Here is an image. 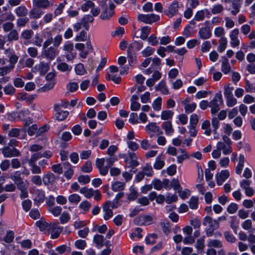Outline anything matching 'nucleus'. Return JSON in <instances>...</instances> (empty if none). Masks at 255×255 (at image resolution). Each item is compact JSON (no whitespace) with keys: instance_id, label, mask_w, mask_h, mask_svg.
Listing matches in <instances>:
<instances>
[{"instance_id":"1","label":"nucleus","mask_w":255,"mask_h":255,"mask_svg":"<svg viewBox=\"0 0 255 255\" xmlns=\"http://www.w3.org/2000/svg\"><path fill=\"white\" fill-rule=\"evenodd\" d=\"M204 226L208 225L209 228L206 230V234L207 237H211L214 235V231L217 230L220 227V223L216 219H213L210 216H206L203 221Z\"/></svg>"},{"instance_id":"2","label":"nucleus","mask_w":255,"mask_h":255,"mask_svg":"<svg viewBox=\"0 0 255 255\" xmlns=\"http://www.w3.org/2000/svg\"><path fill=\"white\" fill-rule=\"evenodd\" d=\"M221 92L215 94L214 98L209 102V107L211 108V113L212 115L216 114L220 110V106L223 105Z\"/></svg>"},{"instance_id":"3","label":"nucleus","mask_w":255,"mask_h":255,"mask_svg":"<svg viewBox=\"0 0 255 255\" xmlns=\"http://www.w3.org/2000/svg\"><path fill=\"white\" fill-rule=\"evenodd\" d=\"M59 52L57 48L50 46L47 48H42L41 56L49 61H52L58 55Z\"/></svg>"},{"instance_id":"4","label":"nucleus","mask_w":255,"mask_h":255,"mask_svg":"<svg viewBox=\"0 0 255 255\" xmlns=\"http://www.w3.org/2000/svg\"><path fill=\"white\" fill-rule=\"evenodd\" d=\"M108 5L109 8L108 7V4H106L105 8L101 7L103 11L100 15V17L103 20L109 19L114 14V9L116 7L115 5L110 0H109Z\"/></svg>"},{"instance_id":"5","label":"nucleus","mask_w":255,"mask_h":255,"mask_svg":"<svg viewBox=\"0 0 255 255\" xmlns=\"http://www.w3.org/2000/svg\"><path fill=\"white\" fill-rule=\"evenodd\" d=\"M137 19L138 21L143 22L146 24H152L153 22H156L160 19V16L155 14H139L137 16Z\"/></svg>"},{"instance_id":"6","label":"nucleus","mask_w":255,"mask_h":255,"mask_svg":"<svg viewBox=\"0 0 255 255\" xmlns=\"http://www.w3.org/2000/svg\"><path fill=\"white\" fill-rule=\"evenodd\" d=\"M0 150L5 158L18 157L20 155V152L18 149L15 148H10L8 145L4 146Z\"/></svg>"},{"instance_id":"7","label":"nucleus","mask_w":255,"mask_h":255,"mask_svg":"<svg viewBox=\"0 0 255 255\" xmlns=\"http://www.w3.org/2000/svg\"><path fill=\"white\" fill-rule=\"evenodd\" d=\"M63 228L56 223L49 224L48 231L51 234V238L52 239H57L63 231Z\"/></svg>"},{"instance_id":"8","label":"nucleus","mask_w":255,"mask_h":255,"mask_svg":"<svg viewBox=\"0 0 255 255\" xmlns=\"http://www.w3.org/2000/svg\"><path fill=\"white\" fill-rule=\"evenodd\" d=\"M63 49L65 51L66 57L68 60H72L76 57V53L73 52L74 46L72 42H67L63 46Z\"/></svg>"},{"instance_id":"9","label":"nucleus","mask_w":255,"mask_h":255,"mask_svg":"<svg viewBox=\"0 0 255 255\" xmlns=\"http://www.w3.org/2000/svg\"><path fill=\"white\" fill-rule=\"evenodd\" d=\"M153 217L151 215H140L134 219V222L139 226H147L153 223Z\"/></svg>"},{"instance_id":"10","label":"nucleus","mask_w":255,"mask_h":255,"mask_svg":"<svg viewBox=\"0 0 255 255\" xmlns=\"http://www.w3.org/2000/svg\"><path fill=\"white\" fill-rule=\"evenodd\" d=\"M105 159L104 158H97L95 165L99 170L101 175L106 176L108 173V169L107 166H104Z\"/></svg>"},{"instance_id":"11","label":"nucleus","mask_w":255,"mask_h":255,"mask_svg":"<svg viewBox=\"0 0 255 255\" xmlns=\"http://www.w3.org/2000/svg\"><path fill=\"white\" fill-rule=\"evenodd\" d=\"M137 156L134 152H129L128 156L126 158V162L128 167L134 168L139 165V162L137 161Z\"/></svg>"},{"instance_id":"12","label":"nucleus","mask_w":255,"mask_h":255,"mask_svg":"<svg viewBox=\"0 0 255 255\" xmlns=\"http://www.w3.org/2000/svg\"><path fill=\"white\" fill-rule=\"evenodd\" d=\"M44 13V12L40 8L37 6H33L29 12V16L31 19H38Z\"/></svg>"},{"instance_id":"13","label":"nucleus","mask_w":255,"mask_h":255,"mask_svg":"<svg viewBox=\"0 0 255 255\" xmlns=\"http://www.w3.org/2000/svg\"><path fill=\"white\" fill-rule=\"evenodd\" d=\"M230 173L228 170H222L218 173L216 175L217 183L218 185H221L223 182L229 177Z\"/></svg>"},{"instance_id":"14","label":"nucleus","mask_w":255,"mask_h":255,"mask_svg":"<svg viewBox=\"0 0 255 255\" xmlns=\"http://www.w3.org/2000/svg\"><path fill=\"white\" fill-rule=\"evenodd\" d=\"M111 202L110 201H106L103 205V209L104 212V218L105 220L110 219L113 215L112 210L110 208Z\"/></svg>"},{"instance_id":"15","label":"nucleus","mask_w":255,"mask_h":255,"mask_svg":"<svg viewBox=\"0 0 255 255\" xmlns=\"http://www.w3.org/2000/svg\"><path fill=\"white\" fill-rule=\"evenodd\" d=\"M56 177L52 172L48 171L42 177L43 183L46 186L52 185L55 181Z\"/></svg>"},{"instance_id":"16","label":"nucleus","mask_w":255,"mask_h":255,"mask_svg":"<svg viewBox=\"0 0 255 255\" xmlns=\"http://www.w3.org/2000/svg\"><path fill=\"white\" fill-rule=\"evenodd\" d=\"M178 4L176 1L173 2L167 9L164 10V13L169 17H171L178 12Z\"/></svg>"},{"instance_id":"17","label":"nucleus","mask_w":255,"mask_h":255,"mask_svg":"<svg viewBox=\"0 0 255 255\" xmlns=\"http://www.w3.org/2000/svg\"><path fill=\"white\" fill-rule=\"evenodd\" d=\"M161 128L164 129L165 133L167 135H171L174 132V129L173 128L172 123L170 121L162 123Z\"/></svg>"},{"instance_id":"18","label":"nucleus","mask_w":255,"mask_h":255,"mask_svg":"<svg viewBox=\"0 0 255 255\" xmlns=\"http://www.w3.org/2000/svg\"><path fill=\"white\" fill-rule=\"evenodd\" d=\"M165 157L164 155L160 154L158 155L155 159V161L153 164V167L157 170L162 169L165 165Z\"/></svg>"},{"instance_id":"19","label":"nucleus","mask_w":255,"mask_h":255,"mask_svg":"<svg viewBox=\"0 0 255 255\" xmlns=\"http://www.w3.org/2000/svg\"><path fill=\"white\" fill-rule=\"evenodd\" d=\"M200 37L202 39L209 38L212 35L211 30L209 27L201 28L198 32Z\"/></svg>"},{"instance_id":"20","label":"nucleus","mask_w":255,"mask_h":255,"mask_svg":"<svg viewBox=\"0 0 255 255\" xmlns=\"http://www.w3.org/2000/svg\"><path fill=\"white\" fill-rule=\"evenodd\" d=\"M217 148L220 150H222L224 154H229L232 152V148L230 145L226 144L222 142H218L217 144Z\"/></svg>"},{"instance_id":"21","label":"nucleus","mask_w":255,"mask_h":255,"mask_svg":"<svg viewBox=\"0 0 255 255\" xmlns=\"http://www.w3.org/2000/svg\"><path fill=\"white\" fill-rule=\"evenodd\" d=\"M145 130L148 133L150 132H157L158 134H162V131L160 130L159 127L157 126L155 123H150L145 127Z\"/></svg>"},{"instance_id":"22","label":"nucleus","mask_w":255,"mask_h":255,"mask_svg":"<svg viewBox=\"0 0 255 255\" xmlns=\"http://www.w3.org/2000/svg\"><path fill=\"white\" fill-rule=\"evenodd\" d=\"M129 190V193L126 194L128 201V202L134 201L138 196V193L136 189L133 186H131Z\"/></svg>"},{"instance_id":"23","label":"nucleus","mask_w":255,"mask_h":255,"mask_svg":"<svg viewBox=\"0 0 255 255\" xmlns=\"http://www.w3.org/2000/svg\"><path fill=\"white\" fill-rule=\"evenodd\" d=\"M36 197L34 200L35 204L39 205L45 200V192L42 190H37L35 192Z\"/></svg>"},{"instance_id":"24","label":"nucleus","mask_w":255,"mask_h":255,"mask_svg":"<svg viewBox=\"0 0 255 255\" xmlns=\"http://www.w3.org/2000/svg\"><path fill=\"white\" fill-rule=\"evenodd\" d=\"M80 193L83 194L87 198H90L93 197L95 193V190L93 188H88L87 187H83L80 189Z\"/></svg>"},{"instance_id":"25","label":"nucleus","mask_w":255,"mask_h":255,"mask_svg":"<svg viewBox=\"0 0 255 255\" xmlns=\"http://www.w3.org/2000/svg\"><path fill=\"white\" fill-rule=\"evenodd\" d=\"M15 16L11 12H5L0 15V24L6 21H12L14 20Z\"/></svg>"},{"instance_id":"26","label":"nucleus","mask_w":255,"mask_h":255,"mask_svg":"<svg viewBox=\"0 0 255 255\" xmlns=\"http://www.w3.org/2000/svg\"><path fill=\"white\" fill-rule=\"evenodd\" d=\"M9 33L7 34L5 37L7 38V41L11 42L13 41H16L19 38V35L18 31L16 29H14L13 30L9 31Z\"/></svg>"},{"instance_id":"27","label":"nucleus","mask_w":255,"mask_h":255,"mask_svg":"<svg viewBox=\"0 0 255 255\" xmlns=\"http://www.w3.org/2000/svg\"><path fill=\"white\" fill-rule=\"evenodd\" d=\"M94 20L93 16L88 14L85 15L82 19L81 21L83 23V26L88 30L89 28V23H92Z\"/></svg>"},{"instance_id":"28","label":"nucleus","mask_w":255,"mask_h":255,"mask_svg":"<svg viewBox=\"0 0 255 255\" xmlns=\"http://www.w3.org/2000/svg\"><path fill=\"white\" fill-rule=\"evenodd\" d=\"M93 242L97 248L101 249L104 246V237L102 235L96 234L94 237Z\"/></svg>"},{"instance_id":"29","label":"nucleus","mask_w":255,"mask_h":255,"mask_svg":"<svg viewBox=\"0 0 255 255\" xmlns=\"http://www.w3.org/2000/svg\"><path fill=\"white\" fill-rule=\"evenodd\" d=\"M65 168L67 170L64 173V176L67 179L71 178L74 174V170L72 165L69 162H66L64 164Z\"/></svg>"},{"instance_id":"30","label":"nucleus","mask_w":255,"mask_h":255,"mask_svg":"<svg viewBox=\"0 0 255 255\" xmlns=\"http://www.w3.org/2000/svg\"><path fill=\"white\" fill-rule=\"evenodd\" d=\"M14 12L18 17L25 16L28 13V9L24 5H21L16 7Z\"/></svg>"},{"instance_id":"31","label":"nucleus","mask_w":255,"mask_h":255,"mask_svg":"<svg viewBox=\"0 0 255 255\" xmlns=\"http://www.w3.org/2000/svg\"><path fill=\"white\" fill-rule=\"evenodd\" d=\"M244 162H245V156L244 155L240 154V156H239V160L238 164L235 169L236 173L237 174H240L242 173L243 168L244 167Z\"/></svg>"},{"instance_id":"32","label":"nucleus","mask_w":255,"mask_h":255,"mask_svg":"<svg viewBox=\"0 0 255 255\" xmlns=\"http://www.w3.org/2000/svg\"><path fill=\"white\" fill-rule=\"evenodd\" d=\"M223 60L222 62V71L225 74H228L231 70V66L229 63L228 59L225 57H223Z\"/></svg>"},{"instance_id":"33","label":"nucleus","mask_w":255,"mask_h":255,"mask_svg":"<svg viewBox=\"0 0 255 255\" xmlns=\"http://www.w3.org/2000/svg\"><path fill=\"white\" fill-rule=\"evenodd\" d=\"M126 183L119 181H116L113 183L112 189L115 192L121 191L125 189Z\"/></svg>"},{"instance_id":"34","label":"nucleus","mask_w":255,"mask_h":255,"mask_svg":"<svg viewBox=\"0 0 255 255\" xmlns=\"http://www.w3.org/2000/svg\"><path fill=\"white\" fill-rule=\"evenodd\" d=\"M8 58L9 63V65L12 66V68L14 69L15 64L18 61V56L15 54L14 51H12L8 55Z\"/></svg>"},{"instance_id":"35","label":"nucleus","mask_w":255,"mask_h":255,"mask_svg":"<svg viewBox=\"0 0 255 255\" xmlns=\"http://www.w3.org/2000/svg\"><path fill=\"white\" fill-rule=\"evenodd\" d=\"M91 204L87 200L83 201L79 205V209L85 214L89 211L91 207Z\"/></svg>"},{"instance_id":"36","label":"nucleus","mask_w":255,"mask_h":255,"mask_svg":"<svg viewBox=\"0 0 255 255\" xmlns=\"http://www.w3.org/2000/svg\"><path fill=\"white\" fill-rule=\"evenodd\" d=\"M34 6L41 9H45L49 5V2L48 0H36L34 1Z\"/></svg>"},{"instance_id":"37","label":"nucleus","mask_w":255,"mask_h":255,"mask_svg":"<svg viewBox=\"0 0 255 255\" xmlns=\"http://www.w3.org/2000/svg\"><path fill=\"white\" fill-rule=\"evenodd\" d=\"M156 90L160 91L164 95H168L169 94V91L166 86V82L163 80L161 81L158 84L156 87Z\"/></svg>"},{"instance_id":"38","label":"nucleus","mask_w":255,"mask_h":255,"mask_svg":"<svg viewBox=\"0 0 255 255\" xmlns=\"http://www.w3.org/2000/svg\"><path fill=\"white\" fill-rule=\"evenodd\" d=\"M241 4V2H236V1L234 0L232 1V6L233 9L231 11V13L232 15H236L239 12Z\"/></svg>"},{"instance_id":"39","label":"nucleus","mask_w":255,"mask_h":255,"mask_svg":"<svg viewBox=\"0 0 255 255\" xmlns=\"http://www.w3.org/2000/svg\"><path fill=\"white\" fill-rule=\"evenodd\" d=\"M81 200L80 196L77 194H72L69 196L68 201L70 203L77 205Z\"/></svg>"},{"instance_id":"40","label":"nucleus","mask_w":255,"mask_h":255,"mask_svg":"<svg viewBox=\"0 0 255 255\" xmlns=\"http://www.w3.org/2000/svg\"><path fill=\"white\" fill-rule=\"evenodd\" d=\"M81 171L84 173H90L93 170V166L91 161H87L84 164L80 167Z\"/></svg>"},{"instance_id":"41","label":"nucleus","mask_w":255,"mask_h":255,"mask_svg":"<svg viewBox=\"0 0 255 255\" xmlns=\"http://www.w3.org/2000/svg\"><path fill=\"white\" fill-rule=\"evenodd\" d=\"M48 212L51 213L54 216L58 217L61 215L62 209L60 206H55L48 208Z\"/></svg>"},{"instance_id":"42","label":"nucleus","mask_w":255,"mask_h":255,"mask_svg":"<svg viewBox=\"0 0 255 255\" xmlns=\"http://www.w3.org/2000/svg\"><path fill=\"white\" fill-rule=\"evenodd\" d=\"M141 172L145 176H147V177H151L153 175L152 168L149 164H146L145 166L142 168Z\"/></svg>"},{"instance_id":"43","label":"nucleus","mask_w":255,"mask_h":255,"mask_svg":"<svg viewBox=\"0 0 255 255\" xmlns=\"http://www.w3.org/2000/svg\"><path fill=\"white\" fill-rule=\"evenodd\" d=\"M151 28L148 26H145L141 28V35L140 37L142 40H145L147 38L148 35L150 32Z\"/></svg>"},{"instance_id":"44","label":"nucleus","mask_w":255,"mask_h":255,"mask_svg":"<svg viewBox=\"0 0 255 255\" xmlns=\"http://www.w3.org/2000/svg\"><path fill=\"white\" fill-rule=\"evenodd\" d=\"M174 115V112L170 110L163 111L161 114V119L162 120H171Z\"/></svg>"},{"instance_id":"45","label":"nucleus","mask_w":255,"mask_h":255,"mask_svg":"<svg viewBox=\"0 0 255 255\" xmlns=\"http://www.w3.org/2000/svg\"><path fill=\"white\" fill-rule=\"evenodd\" d=\"M14 27V24L12 21H6L3 23L2 25V28L3 31L5 33L8 32L12 30H13V28Z\"/></svg>"},{"instance_id":"46","label":"nucleus","mask_w":255,"mask_h":255,"mask_svg":"<svg viewBox=\"0 0 255 255\" xmlns=\"http://www.w3.org/2000/svg\"><path fill=\"white\" fill-rule=\"evenodd\" d=\"M227 38L224 37H222L220 39L219 45L218 47V51L219 52H222L225 50L227 47Z\"/></svg>"},{"instance_id":"47","label":"nucleus","mask_w":255,"mask_h":255,"mask_svg":"<svg viewBox=\"0 0 255 255\" xmlns=\"http://www.w3.org/2000/svg\"><path fill=\"white\" fill-rule=\"evenodd\" d=\"M29 166L30 167V170L32 174H40L41 173V167L37 165L36 163L28 162Z\"/></svg>"},{"instance_id":"48","label":"nucleus","mask_w":255,"mask_h":255,"mask_svg":"<svg viewBox=\"0 0 255 255\" xmlns=\"http://www.w3.org/2000/svg\"><path fill=\"white\" fill-rule=\"evenodd\" d=\"M36 226L39 228L40 231H44L46 229L48 230V228L49 227V224L43 220H39L37 221L35 223Z\"/></svg>"},{"instance_id":"49","label":"nucleus","mask_w":255,"mask_h":255,"mask_svg":"<svg viewBox=\"0 0 255 255\" xmlns=\"http://www.w3.org/2000/svg\"><path fill=\"white\" fill-rule=\"evenodd\" d=\"M21 129L17 128H12L10 129L8 133V136L9 137H17L19 139H22V138L18 137L20 135Z\"/></svg>"},{"instance_id":"50","label":"nucleus","mask_w":255,"mask_h":255,"mask_svg":"<svg viewBox=\"0 0 255 255\" xmlns=\"http://www.w3.org/2000/svg\"><path fill=\"white\" fill-rule=\"evenodd\" d=\"M33 35V32L31 29H26L23 30L21 34V38L24 40H29Z\"/></svg>"},{"instance_id":"51","label":"nucleus","mask_w":255,"mask_h":255,"mask_svg":"<svg viewBox=\"0 0 255 255\" xmlns=\"http://www.w3.org/2000/svg\"><path fill=\"white\" fill-rule=\"evenodd\" d=\"M69 114V113L68 111H62L57 112L55 114V118L58 121H64L68 117Z\"/></svg>"},{"instance_id":"52","label":"nucleus","mask_w":255,"mask_h":255,"mask_svg":"<svg viewBox=\"0 0 255 255\" xmlns=\"http://www.w3.org/2000/svg\"><path fill=\"white\" fill-rule=\"evenodd\" d=\"M75 70L76 73L79 75H84L87 73L84 65L82 63H79L76 65L75 68Z\"/></svg>"},{"instance_id":"53","label":"nucleus","mask_w":255,"mask_h":255,"mask_svg":"<svg viewBox=\"0 0 255 255\" xmlns=\"http://www.w3.org/2000/svg\"><path fill=\"white\" fill-rule=\"evenodd\" d=\"M67 2L66 1H64L63 2L60 3L57 8L55 9L54 14L55 16H57L60 14H61L63 10V9L66 4H67Z\"/></svg>"},{"instance_id":"54","label":"nucleus","mask_w":255,"mask_h":255,"mask_svg":"<svg viewBox=\"0 0 255 255\" xmlns=\"http://www.w3.org/2000/svg\"><path fill=\"white\" fill-rule=\"evenodd\" d=\"M202 128L205 129L204 133L207 135H210L211 133L210 128V123L209 121H205L202 125Z\"/></svg>"},{"instance_id":"55","label":"nucleus","mask_w":255,"mask_h":255,"mask_svg":"<svg viewBox=\"0 0 255 255\" xmlns=\"http://www.w3.org/2000/svg\"><path fill=\"white\" fill-rule=\"evenodd\" d=\"M155 51V49L152 47L148 46L141 51L143 57H147L152 55Z\"/></svg>"},{"instance_id":"56","label":"nucleus","mask_w":255,"mask_h":255,"mask_svg":"<svg viewBox=\"0 0 255 255\" xmlns=\"http://www.w3.org/2000/svg\"><path fill=\"white\" fill-rule=\"evenodd\" d=\"M29 22V18L27 17H22L18 18L16 20V25L18 27H24Z\"/></svg>"},{"instance_id":"57","label":"nucleus","mask_w":255,"mask_h":255,"mask_svg":"<svg viewBox=\"0 0 255 255\" xmlns=\"http://www.w3.org/2000/svg\"><path fill=\"white\" fill-rule=\"evenodd\" d=\"M14 238V232L12 231H8L6 232L5 236L3 238V241L6 243H11L13 242Z\"/></svg>"},{"instance_id":"58","label":"nucleus","mask_w":255,"mask_h":255,"mask_svg":"<svg viewBox=\"0 0 255 255\" xmlns=\"http://www.w3.org/2000/svg\"><path fill=\"white\" fill-rule=\"evenodd\" d=\"M13 70L12 66H10L9 65L7 66H4L1 67H0V76H3L10 72H11Z\"/></svg>"},{"instance_id":"59","label":"nucleus","mask_w":255,"mask_h":255,"mask_svg":"<svg viewBox=\"0 0 255 255\" xmlns=\"http://www.w3.org/2000/svg\"><path fill=\"white\" fill-rule=\"evenodd\" d=\"M208 246L217 248H222L223 244L222 242L218 240H210L208 242Z\"/></svg>"},{"instance_id":"60","label":"nucleus","mask_w":255,"mask_h":255,"mask_svg":"<svg viewBox=\"0 0 255 255\" xmlns=\"http://www.w3.org/2000/svg\"><path fill=\"white\" fill-rule=\"evenodd\" d=\"M15 89L10 84L5 86L3 88V92L5 95H13L15 93Z\"/></svg>"},{"instance_id":"61","label":"nucleus","mask_w":255,"mask_h":255,"mask_svg":"<svg viewBox=\"0 0 255 255\" xmlns=\"http://www.w3.org/2000/svg\"><path fill=\"white\" fill-rule=\"evenodd\" d=\"M7 118L11 122L20 121V116L18 112H13L7 114Z\"/></svg>"},{"instance_id":"62","label":"nucleus","mask_w":255,"mask_h":255,"mask_svg":"<svg viewBox=\"0 0 255 255\" xmlns=\"http://www.w3.org/2000/svg\"><path fill=\"white\" fill-rule=\"evenodd\" d=\"M95 6V3L91 0H87L81 6L82 11L85 12L89 10L90 8Z\"/></svg>"},{"instance_id":"63","label":"nucleus","mask_w":255,"mask_h":255,"mask_svg":"<svg viewBox=\"0 0 255 255\" xmlns=\"http://www.w3.org/2000/svg\"><path fill=\"white\" fill-rule=\"evenodd\" d=\"M224 10L223 6L221 4H217L213 6L211 12L214 14L221 13Z\"/></svg>"},{"instance_id":"64","label":"nucleus","mask_w":255,"mask_h":255,"mask_svg":"<svg viewBox=\"0 0 255 255\" xmlns=\"http://www.w3.org/2000/svg\"><path fill=\"white\" fill-rule=\"evenodd\" d=\"M49 65L47 63L40 62L38 65V69L43 74H45L49 70Z\"/></svg>"}]
</instances>
